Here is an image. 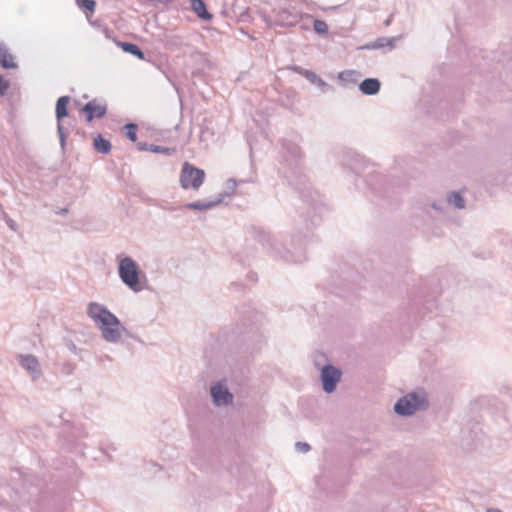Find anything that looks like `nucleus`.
<instances>
[{"label":"nucleus","mask_w":512,"mask_h":512,"mask_svg":"<svg viewBox=\"0 0 512 512\" xmlns=\"http://www.w3.org/2000/svg\"><path fill=\"white\" fill-rule=\"evenodd\" d=\"M282 152L285 161L291 162L289 174L286 175L289 184L299 192L303 201L315 212L310 219V224L305 220L306 229L308 231L320 223V214L324 210V205L318 200V192L309 185L308 178L302 173L300 167L302 159L301 148L294 142L283 140Z\"/></svg>","instance_id":"obj_1"},{"label":"nucleus","mask_w":512,"mask_h":512,"mask_svg":"<svg viewBox=\"0 0 512 512\" xmlns=\"http://www.w3.org/2000/svg\"><path fill=\"white\" fill-rule=\"evenodd\" d=\"M264 315L250 306H246L240 311V319L236 327L231 331L229 340L234 341L245 352L250 354L258 351L265 343V338L261 332Z\"/></svg>","instance_id":"obj_2"},{"label":"nucleus","mask_w":512,"mask_h":512,"mask_svg":"<svg viewBox=\"0 0 512 512\" xmlns=\"http://www.w3.org/2000/svg\"><path fill=\"white\" fill-rule=\"evenodd\" d=\"M87 315L99 328L106 342L117 343L122 334L128 338L138 340L134 334L122 325L119 318L102 304L90 302L87 307Z\"/></svg>","instance_id":"obj_3"},{"label":"nucleus","mask_w":512,"mask_h":512,"mask_svg":"<svg viewBox=\"0 0 512 512\" xmlns=\"http://www.w3.org/2000/svg\"><path fill=\"white\" fill-rule=\"evenodd\" d=\"M251 235L253 239L260 243L274 258H280L287 262H301L305 258L302 239L293 237L291 247L294 251H292L282 246L269 232L261 227L252 226Z\"/></svg>","instance_id":"obj_4"},{"label":"nucleus","mask_w":512,"mask_h":512,"mask_svg":"<svg viewBox=\"0 0 512 512\" xmlns=\"http://www.w3.org/2000/svg\"><path fill=\"white\" fill-rule=\"evenodd\" d=\"M118 275L121 281L133 292L137 293L145 288L144 283L147 282V277L138 263L130 256L119 259Z\"/></svg>","instance_id":"obj_5"},{"label":"nucleus","mask_w":512,"mask_h":512,"mask_svg":"<svg viewBox=\"0 0 512 512\" xmlns=\"http://www.w3.org/2000/svg\"><path fill=\"white\" fill-rule=\"evenodd\" d=\"M71 101V97L68 95L60 96L55 104V117L57 120V133L59 136L60 147L62 153H65L67 137L69 130L73 128V121L75 118L70 115L68 106Z\"/></svg>","instance_id":"obj_6"},{"label":"nucleus","mask_w":512,"mask_h":512,"mask_svg":"<svg viewBox=\"0 0 512 512\" xmlns=\"http://www.w3.org/2000/svg\"><path fill=\"white\" fill-rule=\"evenodd\" d=\"M428 408L429 400L424 391L407 393L394 404V412L401 417H409L417 411H426Z\"/></svg>","instance_id":"obj_7"},{"label":"nucleus","mask_w":512,"mask_h":512,"mask_svg":"<svg viewBox=\"0 0 512 512\" xmlns=\"http://www.w3.org/2000/svg\"><path fill=\"white\" fill-rule=\"evenodd\" d=\"M315 366L320 370V381L325 393H333L341 381L342 370L331 363L321 365L318 359L314 360Z\"/></svg>","instance_id":"obj_8"},{"label":"nucleus","mask_w":512,"mask_h":512,"mask_svg":"<svg viewBox=\"0 0 512 512\" xmlns=\"http://www.w3.org/2000/svg\"><path fill=\"white\" fill-rule=\"evenodd\" d=\"M205 180V171L188 161L184 162L180 172V185L183 189L198 190Z\"/></svg>","instance_id":"obj_9"},{"label":"nucleus","mask_w":512,"mask_h":512,"mask_svg":"<svg viewBox=\"0 0 512 512\" xmlns=\"http://www.w3.org/2000/svg\"><path fill=\"white\" fill-rule=\"evenodd\" d=\"M215 454L213 450L206 447L200 441H196L193 445L191 460L194 465L200 469H205L214 464Z\"/></svg>","instance_id":"obj_10"},{"label":"nucleus","mask_w":512,"mask_h":512,"mask_svg":"<svg viewBox=\"0 0 512 512\" xmlns=\"http://www.w3.org/2000/svg\"><path fill=\"white\" fill-rule=\"evenodd\" d=\"M273 14L275 16L273 22L265 18V22L269 26L294 27L298 24L301 18V15L297 11H291L287 8L274 9Z\"/></svg>","instance_id":"obj_11"},{"label":"nucleus","mask_w":512,"mask_h":512,"mask_svg":"<svg viewBox=\"0 0 512 512\" xmlns=\"http://www.w3.org/2000/svg\"><path fill=\"white\" fill-rule=\"evenodd\" d=\"M366 183L373 191V193L383 198L391 197L390 190L392 193H395L394 185L380 174L370 175L369 178L366 180Z\"/></svg>","instance_id":"obj_12"},{"label":"nucleus","mask_w":512,"mask_h":512,"mask_svg":"<svg viewBox=\"0 0 512 512\" xmlns=\"http://www.w3.org/2000/svg\"><path fill=\"white\" fill-rule=\"evenodd\" d=\"M80 112L84 114L85 121L90 123L95 119H101L107 114V104L99 103L97 99H93L85 103Z\"/></svg>","instance_id":"obj_13"},{"label":"nucleus","mask_w":512,"mask_h":512,"mask_svg":"<svg viewBox=\"0 0 512 512\" xmlns=\"http://www.w3.org/2000/svg\"><path fill=\"white\" fill-rule=\"evenodd\" d=\"M290 69L301 76H303L305 79H307L311 84L315 85L320 89L322 93H327L329 91H334V88L332 85L325 82L319 75H317L314 71L302 68L301 66L293 65L290 67Z\"/></svg>","instance_id":"obj_14"},{"label":"nucleus","mask_w":512,"mask_h":512,"mask_svg":"<svg viewBox=\"0 0 512 512\" xmlns=\"http://www.w3.org/2000/svg\"><path fill=\"white\" fill-rule=\"evenodd\" d=\"M212 401L215 405H228L233 400V395L229 389L221 382H217L210 388Z\"/></svg>","instance_id":"obj_15"},{"label":"nucleus","mask_w":512,"mask_h":512,"mask_svg":"<svg viewBox=\"0 0 512 512\" xmlns=\"http://www.w3.org/2000/svg\"><path fill=\"white\" fill-rule=\"evenodd\" d=\"M18 358L20 365L29 372L33 380H37L41 376L40 363L36 356L20 354Z\"/></svg>","instance_id":"obj_16"},{"label":"nucleus","mask_w":512,"mask_h":512,"mask_svg":"<svg viewBox=\"0 0 512 512\" xmlns=\"http://www.w3.org/2000/svg\"><path fill=\"white\" fill-rule=\"evenodd\" d=\"M228 193H219L217 198L214 200H198L194 202H189L184 204L183 206H180L179 208H185L188 210H197V211H206L209 209H212L222 203L224 198H226Z\"/></svg>","instance_id":"obj_17"},{"label":"nucleus","mask_w":512,"mask_h":512,"mask_svg":"<svg viewBox=\"0 0 512 512\" xmlns=\"http://www.w3.org/2000/svg\"><path fill=\"white\" fill-rule=\"evenodd\" d=\"M185 45L187 47L192 48L189 53V58L193 61V64L195 65L196 70L203 71L205 68L211 67V63L205 53L194 49L189 44H185Z\"/></svg>","instance_id":"obj_18"},{"label":"nucleus","mask_w":512,"mask_h":512,"mask_svg":"<svg viewBox=\"0 0 512 512\" xmlns=\"http://www.w3.org/2000/svg\"><path fill=\"white\" fill-rule=\"evenodd\" d=\"M359 91L363 95L374 96L381 89V82L378 78H365L359 85Z\"/></svg>","instance_id":"obj_19"},{"label":"nucleus","mask_w":512,"mask_h":512,"mask_svg":"<svg viewBox=\"0 0 512 512\" xmlns=\"http://www.w3.org/2000/svg\"><path fill=\"white\" fill-rule=\"evenodd\" d=\"M4 43H0V67L5 70L17 69L18 64Z\"/></svg>","instance_id":"obj_20"},{"label":"nucleus","mask_w":512,"mask_h":512,"mask_svg":"<svg viewBox=\"0 0 512 512\" xmlns=\"http://www.w3.org/2000/svg\"><path fill=\"white\" fill-rule=\"evenodd\" d=\"M114 42L125 53L131 54L140 60H143L145 58V53L138 44L128 41H120L117 39H114Z\"/></svg>","instance_id":"obj_21"},{"label":"nucleus","mask_w":512,"mask_h":512,"mask_svg":"<svg viewBox=\"0 0 512 512\" xmlns=\"http://www.w3.org/2000/svg\"><path fill=\"white\" fill-rule=\"evenodd\" d=\"M191 10L203 21H211L213 15L208 11L204 0H190Z\"/></svg>","instance_id":"obj_22"},{"label":"nucleus","mask_w":512,"mask_h":512,"mask_svg":"<svg viewBox=\"0 0 512 512\" xmlns=\"http://www.w3.org/2000/svg\"><path fill=\"white\" fill-rule=\"evenodd\" d=\"M395 38L379 37L375 41L367 43L359 47L361 50H378L384 47L393 49L395 47Z\"/></svg>","instance_id":"obj_23"},{"label":"nucleus","mask_w":512,"mask_h":512,"mask_svg":"<svg viewBox=\"0 0 512 512\" xmlns=\"http://www.w3.org/2000/svg\"><path fill=\"white\" fill-rule=\"evenodd\" d=\"M447 207L446 201L444 200H433L427 201L420 204V209L429 214V209H433L437 214H444Z\"/></svg>","instance_id":"obj_24"},{"label":"nucleus","mask_w":512,"mask_h":512,"mask_svg":"<svg viewBox=\"0 0 512 512\" xmlns=\"http://www.w3.org/2000/svg\"><path fill=\"white\" fill-rule=\"evenodd\" d=\"M93 148L97 153L106 155L109 154L112 149L111 142L104 138L101 134H97L93 139Z\"/></svg>","instance_id":"obj_25"},{"label":"nucleus","mask_w":512,"mask_h":512,"mask_svg":"<svg viewBox=\"0 0 512 512\" xmlns=\"http://www.w3.org/2000/svg\"><path fill=\"white\" fill-rule=\"evenodd\" d=\"M361 76V73L357 70H344L338 74V79L343 85L347 83L355 84Z\"/></svg>","instance_id":"obj_26"},{"label":"nucleus","mask_w":512,"mask_h":512,"mask_svg":"<svg viewBox=\"0 0 512 512\" xmlns=\"http://www.w3.org/2000/svg\"><path fill=\"white\" fill-rule=\"evenodd\" d=\"M446 204L453 205L457 209H464L466 201L459 191H452L447 195Z\"/></svg>","instance_id":"obj_27"},{"label":"nucleus","mask_w":512,"mask_h":512,"mask_svg":"<svg viewBox=\"0 0 512 512\" xmlns=\"http://www.w3.org/2000/svg\"><path fill=\"white\" fill-rule=\"evenodd\" d=\"M350 155V162L348 163L349 168L351 171H353L355 174L359 175L361 169L365 166L366 160L356 153H349Z\"/></svg>","instance_id":"obj_28"},{"label":"nucleus","mask_w":512,"mask_h":512,"mask_svg":"<svg viewBox=\"0 0 512 512\" xmlns=\"http://www.w3.org/2000/svg\"><path fill=\"white\" fill-rule=\"evenodd\" d=\"M122 130L129 141L134 143L137 141L138 125L136 123H127L122 127Z\"/></svg>","instance_id":"obj_29"},{"label":"nucleus","mask_w":512,"mask_h":512,"mask_svg":"<svg viewBox=\"0 0 512 512\" xmlns=\"http://www.w3.org/2000/svg\"><path fill=\"white\" fill-rule=\"evenodd\" d=\"M77 5L88 17L90 14L94 13L95 7H96V1L95 0H77Z\"/></svg>","instance_id":"obj_30"},{"label":"nucleus","mask_w":512,"mask_h":512,"mask_svg":"<svg viewBox=\"0 0 512 512\" xmlns=\"http://www.w3.org/2000/svg\"><path fill=\"white\" fill-rule=\"evenodd\" d=\"M313 29L314 32L318 35H326L329 31L327 23L320 19L313 20Z\"/></svg>","instance_id":"obj_31"},{"label":"nucleus","mask_w":512,"mask_h":512,"mask_svg":"<svg viewBox=\"0 0 512 512\" xmlns=\"http://www.w3.org/2000/svg\"><path fill=\"white\" fill-rule=\"evenodd\" d=\"M151 152L156 153V154L173 155L176 152V149L172 148V147H165V146L152 144Z\"/></svg>","instance_id":"obj_32"},{"label":"nucleus","mask_w":512,"mask_h":512,"mask_svg":"<svg viewBox=\"0 0 512 512\" xmlns=\"http://www.w3.org/2000/svg\"><path fill=\"white\" fill-rule=\"evenodd\" d=\"M182 45H184L183 41L178 36H173L167 39V46H169L171 49H178Z\"/></svg>","instance_id":"obj_33"},{"label":"nucleus","mask_w":512,"mask_h":512,"mask_svg":"<svg viewBox=\"0 0 512 512\" xmlns=\"http://www.w3.org/2000/svg\"><path fill=\"white\" fill-rule=\"evenodd\" d=\"M9 87L10 82L0 74V97H3L7 94Z\"/></svg>","instance_id":"obj_34"},{"label":"nucleus","mask_w":512,"mask_h":512,"mask_svg":"<svg viewBox=\"0 0 512 512\" xmlns=\"http://www.w3.org/2000/svg\"><path fill=\"white\" fill-rule=\"evenodd\" d=\"M237 186V182L235 179L230 178L226 181V190H224L222 193H228L226 197L230 196L232 193H234Z\"/></svg>","instance_id":"obj_35"},{"label":"nucleus","mask_w":512,"mask_h":512,"mask_svg":"<svg viewBox=\"0 0 512 512\" xmlns=\"http://www.w3.org/2000/svg\"><path fill=\"white\" fill-rule=\"evenodd\" d=\"M295 449L298 452L307 453V452H309L311 450V446L307 442L298 441V442L295 443Z\"/></svg>","instance_id":"obj_36"},{"label":"nucleus","mask_w":512,"mask_h":512,"mask_svg":"<svg viewBox=\"0 0 512 512\" xmlns=\"http://www.w3.org/2000/svg\"><path fill=\"white\" fill-rule=\"evenodd\" d=\"M76 437H87V432H85L83 429L76 428L75 432H73L71 436H69V441L74 442V438Z\"/></svg>","instance_id":"obj_37"},{"label":"nucleus","mask_w":512,"mask_h":512,"mask_svg":"<svg viewBox=\"0 0 512 512\" xmlns=\"http://www.w3.org/2000/svg\"><path fill=\"white\" fill-rule=\"evenodd\" d=\"M136 147L139 151H150L151 152L152 144L147 143V142H137L136 141Z\"/></svg>","instance_id":"obj_38"},{"label":"nucleus","mask_w":512,"mask_h":512,"mask_svg":"<svg viewBox=\"0 0 512 512\" xmlns=\"http://www.w3.org/2000/svg\"><path fill=\"white\" fill-rule=\"evenodd\" d=\"M64 342H65V345L66 347L72 351V352H76V345L74 344V342L71 340V339H67V338H64Z\"/></svg>","instance_id":"obj_39"},{"label":"nucleus","mask_w":512,"mask_h":512,"mask_svg":"<svg viewBox=\"0 0 512 512\" xmlns=\"http://www.w3.org/2000/svg\"><path fill=\"white\" fill-rule=\"evenodd\" d=\"M5 221H6V224L12 229V230H16V227H17V224L16 222L9 218L6 214H5Z\"/></svg>","instance_id":"obj_40"},{"label":"nucleus","mask_w":512,"mask_h":512,"mask_svg":"<svg viewBox=\"0 0 512 512\" xmlns=\"http://www.w3.org/2000/svg\"><path fill=\"white\" fill-rule=\"evenodd\" d=\"M435 307H436V305H435V301H434V300H429V301L425 304V306H424V308H425L428 312H432V310H433Z\"/></svg>","instance_id":"obj_41"},{"label":"nucleus","mask_w":512,"mask_h":512,"mask_svg":"<svg viewBox=\"0 0 512 512\" xmlns=\"http://www.w3.org/2000/svg\"><path fill=\"white\" fill-rule=\"evenodd\" d=\"M247 279H248L249 281H251L252 283L256 282V281L258 280L257 273L252 272V271H251V272H249V273L247 274Z\"/></svg>","instance_id":"obj_42"},{"label":"nucleus","mask_w":512,"mask_h":512,"mask_svg":"<svg viewBox=\"0 0 512 512\" xmlns=\"http://www.w3.org/2000/svg\"><path fill=\"white\" fill-rule=\"evenodd\" d=\"M176 0H157V4H162L165 7H169L172 3H174Z\"/></svg>","instance_id":"obj_43"},{"label":"nucleus","mask_w":512,"mask_h":512,"mask_svg":"<svg viewBox=\"0 0 512 512\" xmlns=\"http://www.w3.org/2000/svg\"><path fill=\"white\" fill-rule=\"evenodd\" d=\"M82 447H83V444L79 443V442H75L73 443V450L74 451H82Z\"/></svg>","instance_id":"obj_44"},{"label":"nucleus","mask_w":512,"mask_h":512,"mask_svg":"<svg viewBox=\"0 0 512 512\" xmlns=\"http://www.w3.org/2000/svg\"><path fill=\"white\" fill-rule=\"evenodd\" d=\"M103 33L105 34L106 38H108V39L111 38L112 31L108 27H104Z\"/></svg>","instance_id":"obj_45"},{"label":"nucleus","mask_w":512,"mask_h":512,"mask_svg":"<svg viewBox=\"0 0 512 512\" xmlns=\"http://www.w3.org/2000/svg\"><path fill=\"white\" fill-rule=\"evenodd\" d=\"M392 19H393V14H391L384 22V25L385 26H389L392 22Z\"/></svg>","instance_id":"obj_46"},{"label":"nucleus","mask_w":512,"mask_h":512,"mask_svg":"<svg viewBox=\"0 0 512 512\" xmlns=\"http://www.w3.org/2000/svg\"><path fill=\"white\" fill-rule=\"evenodd\" d=\"M231 287H234L236 290L243 287V285L241 283H238V282H232L231 283Z\"/></svg>","instance_id":"obj_47"},{"label":"nucleus","mask_w":512,"mask_h":512,"mask_svg":"<svg viewBox=\"0 0 512 512\" xmlns=\"http://www.w3.org/2000/svg\"><path fill=\"white\" fill-rule=\"evenodd\" d=\"M67 213H68V209H67V208H62V209L58 212V214H60V215H65V214H67Z\"/></svg>","instance_id":"obj_48"},{"label":"nucleus","mask_w":512,"mask_h":512,"mask_svg":"<svg viewBox=\"0 0 512 512\" xmlns=\"http://www.w3.org/2000/svg\"><path fill=\"white\" fill-rule=\"evenodd\" d=\"M319 357H321V358H323V359H326V356H325V354H323V353H320V354H319Z\"/></svg>","instance_id":"obj_49"},{"label":"nucleus","mask_w":512,"mask_h":512,"mask_svg":"<svg viewBox=\"0 0 512 512\" xmlns=\"http://www.w3.org/2000/svg\"><path fill=\"white\" fill-rule=\"evenodd\" d=\"M168 209H169V210H171V211H173V210H176V209H178V208H177V207H169Z\"/></svg>","instance_id":"obj_50"},{"label":"nucleus","mask_w":512,"mask_h":512,"mask_svg":"<svg viewBox=\"0 0 512 512\" xmlns=\"http://www.w3.org/2000/svg\"><path fill=\"white\" fill-rule=\"evenodd\" d=\"M337 8H338V6H333V7H330L329 9H333L334 10V9H337Z\"/></svg>","instance_id":"obj_51"}]
</instances>
